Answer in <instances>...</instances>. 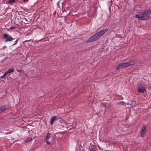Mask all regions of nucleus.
<instances>
[{
	"instance_id": "obj_1",
	"label": "nucleus",
	"mask_w": 151,
	"mask_h": 151,
	"mask_svg": "<svg viewBox=\"0 0 151 151\" xmlns=\"http://www.w3.org/2000/svg\"><path fill=\"white\" fill-rule=\"evenodd\" d=\"M108 29H105L96 32L95 35L90 37L87 40L86 42H91L99 39L108 31Z\"/></svg>"
},
{
	"instance_id": "obj_2",
	"label": "nucleus",
	"mask_w": 151,
	"mask_h": 151,
	"mask_svg": "<svg viewBox=\"0 0 151 151\" xmlns=\"http://www.w3.org/2000/svg\"><path fill=\"white\" fill-rule=\"evenodd\" d=\"M150 13L151 9L145 10L140 12L138 14H136L135 17L140 20H146L149 19V14Z\"/></svg>"
},
{
	"instance_id": "obj_3",
	"label": "nucleus",
	"mask_w": 151,
	"mask_h": 151,
	"mask_svg": "<svg viewBox=\"0 0 151 151\" xmlns=\"http://www.w3.org/2000/svg\"><path fill=\"white\" fill-rule=\"evenodd\" d=\"M3 38L5 39V42H11L14 39L13 38L9 35L6 33H4L3 36Z\"/></svg>"
},
{
	"instance_id": "obj_4",
	"label": "nucleus",
	"mask_w": 151,
	"mask_h": 151,
	"mask_svg": "<svg viewBox=\"0 0 151 151\" xmlns=\"http://www.w3.org/2000/svg\"><path fill=\"white\" fill-rule=\"evenodd\" d=\"M146 91L145 87L142 84H139L138 85L137 90L138 93H144Z\"/></svg>"
},
{
	"instance_id": "obj_5",
	"label": "nucleus",
	"mask_w": 151,
	"mask_h": 151,
	"mask_svg": "<svg viewBox=\"0 0 151 151\" xmlns=\"http://www.w3.org/2000/svg\"><path fill=\"white\" fill-rule=\"evenodd\" d=\"M51 135L52 134L51 133H48L47 134L46 137L45 138V141L47 143L48 145H50V142H49L48 141L49 140V139L50 138Z\"/></svg>"
},
{
	"instance_id": "obj_6",
	"label": "nucleus",
	"mask_w": 151,
	"mask_h": 151,
	"mask_svg": "<svg viewBox=\"0 0 151 151\" xmlns=\"http://www.w3.org/2000/svg\"><path fill=\"white\" fill-rule=\"evenodd\" d=\"M135 63L134 60H131L127 62L124 63L125 68L133 65Z\"/></svg>"
},
{
	"instance_id": "obj_7",
	"label": "nucleus",
	"mask_w": 151,
	"mask_h": 151,
	"mask_svg": "<svg viewBox=\"0 0 151 151\" xmlns=\"http://www.w3.org/2000/svg\"><path fill=\"white\" fill-rule=\"evenodd\" d=\"M146 132V127L145 125H143L141 128V136L143 137Z\"/></svg>"
},
{
	"instance_id": "obj_8",
	"label": "nucleus",
	"mask_w": 151,
	"mask_h": 151,
	"mask_svg": "<svg viewBox=\"0 0 151 151\" xmlns=\"http://www.w3.org/2000/svg\"><path fill=\"white\" fill-rule=\"evenodd\" d=\"M59 119V117H57L54 116H53L50 119V123H53V122L58 121L57 120Z\"/></svg>"
},
{
	"instance_id": "obj_9",
	"label": "nucleus",
	"mask_w": 151,
	"mask_h": 151,
	"mask_svg": "<svg viewBox=\"0 0 151 151\" xmlns=\"http://www.w3.org/2000/svg\"><path fill=\"white\" fill-rule=\"evenodd\" d=\"M123 68H125L124 63H122L119 64L116 67V69L119 70Z\"/></svg>"
},
{
	"instance_id": "obj_10",
	"label": "nucleus",
	"mask_w": 151,
	"mask_h": 151,
	"mask_svg": "<svg viewBox=\"0 0 151 151\" xmlns=\"http://www.w3.org/2000/svg\"><path fill=\"white\" fill-rule=\"evenodd\" d=\"M6 109H7V107L5 106H3L1 107H0V113L4 111L5 110H6Z\"/></svg>"
},
{
	"instance_id": "obj_11",
	"label": "nucleus",
	"mask_w": 151,
	"mask_h": 151,
	"mask_svg": "<svg viewBox=\"0 0 151 151\" xmlns=\"http://www.w3.org/2000/svg\"><path fill=\"white\" fill-rule=\"evenodd\" d=\"M14 70L13 69H9L7 71L5 72L6 74L7 75L9 73H10L12 72H14Z\"/></svg>"
},
{
	"instance_id": "obj_12",
	"label": "nucleus",
	"mask_w": 151,
	"mask_h": 151,
	"mask_svg": "<svg viewBox=\"0 0 151 151\" xmlns=\"http://www.w3.org/2000/svg\"><path fill=\"white\" fill-rule=\"evenodd\" d=\"M16 0H9L8 2V4L10 5H12L13 4L15 3Z\"/></svg>"
},
{
	"instance_id": "obj_13",
	"label": "nucleus",
	"mask_w": 151,
	"mask_h": 151,
	"mask_svg": "<svg viewBox=\"0 0 151 151\" xmlns=\"http://www.w3.org/2000/svg\"><path fill=\"white\" fill-rule=\"evenodd\" d=\"M32 139V138L31 137H29L27 139H26L25 140V142H30Z\"/></svg>"
},
{
	"instance_id": "obj_14",
	"label": "nucleus",
	"mask_w": 151,
	"mask_h": 151,
	"mask_svg": "<svg viewBox=\"0 0 151 151\" xmlns=\"http://www.w3.org/2000/svg\"><path fill=\"white\" fill-rule=\"evenodd\" d=\"M6 75H7L6 74V73H5L4 74L3 76H1V78H4Z\"/></svg>"
},
{
	"instance_id": "obj_15",
	"label": "nucleus",
	"mask_w": 151,
	"mask_h": 151,
	"mask_svg": "<svg viewBox=\"0 0 151 151\" xmlns=\"http://www.w3.org/2000/svg\"><path fill=\"white\" fill-rule=\"evenodd\" d=\"M23 20L24 21V20L26 21V23H27V22L28 21L27 19L26 18H24L23 19Z\"/></svg>"
},
{
	"instance_id": "obj_16",
	"label": "nucleus",
	"mask_w": 151,
	"mask_h": 151,
	"mask_svg": "<svg viewBox=\"0 0 151 151\" xmlns=\"http://www.w3.org/2000/svg\"><path fill=\"white\" fill-rule=\"evenodd\" d=\"M18 41V40H17L15 42V43L13 44V45H16Z\"/></svg>"
},
{
	"instance_id": "obj_17",
	"label": "nucleus",
	"mask_w": 151,
	"mask_h": 151,
	"mask_svg": "<svg viewBox=\"0 0 151 151\" xmlns=\"http://www.w3.org/2000/svg\"><path fill=\"white\" fill-rule=\"evenodd\" d=\"M15 28V27H10V29H14Z\"/></svg>"
},
{
	"instance_id": "obj_18",
	"label": "nucleus",
	"mask_w": 151,
	"mask_h": 151,
	"mask_svg": "<svg viewBox=\"0 0 151 151\" xmlns=\"http://www.w3.org/2000/svg\"><path fill=\"white\" fill-rule=\"evenodd\" d=\"M28 0H24L23 2L24 3L27 2Z\"/></svg>"
},
{
	"instance_id": "obj_19",
	"label": "nucleus",
	"mask_w": 151,
	"mask_h": 151,
	"mask_svg": "<svg viewBox=\"0 0 151 151\" xmlns=\"http://www.w3.org/2000/svg\"><path fill=\"white\" fill-rule=\"evenodd\" d=\"M91 151H95V150L93 148H92L91 149Z\"/></svg>"
},
{
	"instance_id": "obj_20",
	"label": "nucleus",
	"mask_w": 151,
	"mask_h": 151,
	"mask_svg": "<svg viewBox=\"0 0 151 151\" xmlns=\"http://www.w3.org/2000/svg\"><path fill=\"white\" fill-rule=\"evenodd\" d=\"M6 47V46H5L3 48H1V49H2L5 48Z\"/></svg>"
},
{
	"instance_id": "obj_21",
	"label": "nucleus",
	"mask_w": 151,
	"mask_h": 151,
	"mask_svg": "<svg viewBox=\"0 0 151 151\" xmlns=\"http://www.w3.org/2000/svg\"><path fill=\"white\" fill-rule=\"evenodd\" d=\"M50 124H51V125H52V124L53 123H50Z\"/></svg>"
},
{
	"instance_id": "obj_22",
	"label": "nucleus",
	"mask_w": 151,
	"mask_h": 151,
	"mask_svg": "<svg viewBox=\"0 0 151 151\" xmlns=\"http://www.w3.org/2000/svg\"><path fill=\"white\" fill-rule=\"evenodd\" d=\"M24 42H27V41H24Z\"/></svg>"
},
{
	"instance_id": "obj_23",
	"label": "nucleus",
	"mask_w": 151,
	"mask_h": 151,
	"mask_svg": "<svg viewBox=\"0 0 151 151\" xmlns=\"http://www.w3.org/2000/svg\"><path fill=\"white\" fill-rule=\"evenodd\" d=\"M122 102H123V103H124V102H123V101H122Z\"/></svg>"
},
{
	"instance_id": "obj_24",
	"label": "nucleus",
	"mask_w": 151,
	"mask_h": 151,
	"mask_svg": "<svg viewBox=\"0 0 151 151\" xmlns=\"http://www.w3.org/2000/svg\"><path fill=\"white\" fill-rule=\"evenodd\" d=\"M59 121L60 122V120H59Z\"/></svg>"
},
{
	"instance_id": "obj_25",
	"label": "nucleus",
	"mask_w": 151,
	"mask_h": 151,
	"mask_svg": "<svg viewBox=\"0 0 151 151\" xmlns=\"http://www.w3.org/2000/svg\"><path fill=\"white\" fill-rule=\"evenodd\" d=\"M99 149H100V148L99 147Z\"/></svg>"
}]
</instances>
